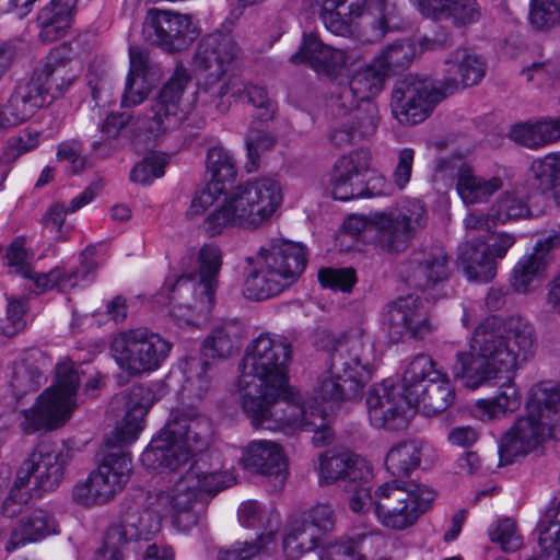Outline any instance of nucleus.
Returning a JSON list of instances; mask_svg holds the SVG:
<instances>
[{
  "mask_svg": "<svg viewBox=\"0 0 560 560\" xmlns=\"http://www.w3.org/2000/svg\"><path fill=\"white\" fill-rule=\"evenodd\" d=\"M210 417L198 406L173 409L159 433L142 452V465L155 471H175L191 456L188 470L172 486L155 495L152 505L162 517H171L182 530L195 526L210 493Z\"/></svg>",
  "mask_w": 560,
  "mask_h": 560,
  "instance_id": "nucleus-1",
  "label": "nucleus"
},
{
  "mask_svg": "<svg viewBox=\"0 0 560 560\" xmlns=\"http://www.w3.org/2000/svg\"><path fill=\"white\" fill-rule=\"evenodd\" d=\"M291 345L281 336L260 334L245 348L240 363L238 394L242 410L258 430L294 428L298 420L285 415L294 398L289 384Z\"/></svg>",
  "mask_w": 560,
  "mask_h": 560,
  "instance_id": "nucleus-2",
  "label": "nucleus"
},
{
  "mask_svg": "<svg viewBox=\"0 0 560 560\" xmlns=\"http://www.w3.org/2000/svg\"><path fill=\"white\" fill-rule=\"evenodd\" d=\"M236 176L234 154L212 142V234L224 228L257 230L282 203V186L275 177L257 176L234 185Z\"/></svg>",
  "mask_w": 560,
  "mask_h": 560,
  "instance_id": "nucleus-3",
  "label": "nucleus"
},
{
  "mask_svg": "<svg viewBox=\"0 0 560 560\" xmlns=\"http://www.w3.org/2000/svg\"><path fill=\"white\" fill-rule=\"evenodd\" d=\"M153 394L143 386H133L116 395L110 406L125 408V416L105 439L106 452L96 471L84 483L75 486L74 500L82 505L103 504L121 491L130 479L132 463L125 450L138 439L144 417L152 406Z\"/></svg>",
  "mask_w": 560,
  "mask_h": 560,
  "instance_id": "nucleus-4",
  "label": "nucleus"
},
{
  "mask_svg": "<svg viewBox=\"0 0 560 560\" xmlns=\"http://www.w3.org/2000/svg\"><path fill=\"white\" fill-rule=\"evenodd\" d=\"M533 327L524 319L510 318L502 330L494 319L479 325L472 334L469 351H460L453 366L454 377L469 389L488 385L501 373L516 370L535 352Z\"/></svg>",
  "mask_w": 560,
  "mask_h": 560,
  "instance_id": "nucleus-5",
  "label": "nucleus"
},
{
  "mask_svg": "<svg viewBox=\"0 0 560 560\" xmlns=\"http://www.w3.org/2000/svg\"><path fill=\"white\" fill-rule=\"evenodd\" d=\"M378 355L368 329L362 325L350 327L342 336L330 366L318 377L307 395L293 388L294 401L306 405V409L334 408L342 400L360 397L376 370Z\"/></svg>",
  "mask_w": 560,
  "mask_h": 560,
  "instance_id": "nucleus-6",
  "label": "nucleus"
},
{
  "mask_svg": "<svg viewBox=\"0 0 560 560\" xmlns=\"http://www.w3.org/2000/svg\"><path fill=\"white\" fill-rule=\"evenodd\" d=\"M79 78L66 48L51 49L33 69L27 80L20 81L0 108V129H9L30 119L39 108L63 97Z\"/></svg>",
  "mask_w": 560,
  "mask_h": 560,
  "instance_id": "nucleus-7",
  "label": "nucleus"
},
{
  "mask_svg": "<svg viewBox=\"0 0 560 560\" xmlns=\"http://www.w3.org/2000/svg\"><path fill=\"white\" fill-rule=\"evenodd\" d=\"M546 438L560 439V392L549 383H540L530 388L525 413L502 438L500 460L510 463Z\"/></svg>",
  "mask_w": 560,
  "mask_h": 560,
  "instance_id": "nucleus-8",
  "label": "nucleus"
},
{
  "mask_svg": "<svg viewBox=\"0 0 560 560\" xmlns=\"http://www.w3.org/2000/svg\"><path fill=\"white\" fill-rule=\"evenodd\" d=\"M243 292L250 300L270 299L293 284L306 267V249L293 242H275L246 258Z\"/></svg>",
  "mask_w": 560,
  "mask_h": 560,
  "instance_id": "nucleus-9",
  "label": "nucleus"
},
{
  "mask_svg": "<svg viewBox=\"0 0 560 560\" xmlns=\"http://www.w3.org/2000/svg\"><path fill=\"white\" fill-rule=\"evenodd\" d=\"M432 489L416 482L387 481L374 490V515L389 532H405L431 508Z\"/></svg>",
  "mask_w": 560,
  "mask_h": 560,
  "instance_id": "nucleus-10",
  "label": "nucleus"
},
{
  "mask_svg": "<svg viewBox=\"0 0 560 560\" xmlns=\"http://www.w3.org/2000/svg\"><path fill=\"white\" fill-rule=\"evenodd\" d=\"M57 382L46 388L36 404L22 411L21 423L26 434L50 431L62 425L74 406V397L80 386V376L71 362H60L56 366Z\"/></svg>",
  "mask_w": 560,
  "mask_h": 560,
  "instance_id": "nucleus-11",
  "label": "nucleus"
},
{
  "mask_svg": "<svg viewBox=\"0 0 560 560\" xmlns=\"http://www.w3.org/2000/svg\"><path fill=\"white\" fill-rule=\"evenodd\" d=\"M425 225V209L420 201H411L390 212H377L370 219L352 214L343 222L347 233L358 235L369 228L376 232L380 246L389 253L400 252L419 229Z\"/></svg>",
  "mask_w": 560,
  "mask_h": 560,
  "instance_id": "nucleus-12",
  "label": "nucleus"
},
{
  "mask_svg": "<svg viewBox=\"0 0 560 560\" xmlns=\"http://www.w3.org/2000/svg\"><path fill=\"white\" fill-rule=\"evenodd\" d=\"M172 347L159 334L139 327L119 332L112 341L110 350L120 370L138 376L160 369Z\"/></svg>",
  "mask_w": 560,
  "mask_h": 560,
  "instance_id": "nucleus-13",
  "label": "nucleus"
},
{
  "mask_svg": "<svg viewBox=\"0 0 560 560\" xmlns=\"http://www.w3.org/2000/svg\"><path fill=\"white\" fill-rule=\"evenodd\" d=\"M371 166V155L357 150L337 160L329 176L328 189L334 199L348 201L355 198H372L389 194L385 177L374 176L368 185L364 175Z\"/></svg>",
  "mask_w": 560,
  "mask_h": 560,
  "instance_id": "nucleus-14",
  "label": "nucleus"
},
{
  "mask_svg": "<svg viewBox=\"0 0 560 560\" xmlns=\"http://www.w3.org/2000/svg\"><path fill=\"white\" fill-rule=\"evenodd\" d=\"M214 54L215 63L219 69V78L221 79L228 75L218 94L220 102L215 105L217 109L221 113H225L231 106V98L244 92L248 102L260 110L259 119L262 121L271 120L276 113V104L269 98L265 88L257 85L244 86L233 73L237 56V47L233 39L222 35L221 39H218Z\"/></svg>",
  "mask_w": 560,
  "mask_h": 560,
  "instance_id": "nucleus-15",
  "label": "nucleus"
},
{
  "mask_svg": "<svg viewBox=\"0 0 560 560\" xmlns=\"http://www.w3.org/2000/svg\"><path fill=\"white\" fill-rule=\"evenodd\" d=\"M336 512L327 502H316L305 509L301 515L290 518L282 547L291 558L316 549L324 537L336 527Z\"/></svg>",
  "mask_w": 560,
  "mask_h": 560,
  "instance_id": "nucleus-16",
  "label": "nucleus"
},
{
  "mask_svg": "<svg viewBox=\"0 0 560 560\" xmlns=\"http://www.w3.org/2000/svg\"><path fill=\"white\" fill-rule=\"evenodd\" d=\"M445 98V92L429 79L407 77L399 81L392 96V114L401 125H415L429 117Z\"/></svg>",
  "mask_w": 560,
  "mask_h": 560,
  "instance_id": "nucleus-17",
  "label": "nucleus"
},
{
  "mask_svg": "<svg viewBox=\"0 0 560 560\" xmlns=\"http://www.w3.org/2000/svg\"><path fill=\"white\" fill-rule=\"evenodd\" d=\"M200 32L190 15L156 8L148 11L143 24L145 38L170 54L186 50Z\"/></svg>",
  "mask_w": 560,
  "mask_h": 560,
  "instance_id": "nucleus-18",
  "label": "nucleus"
},
{
  "mask_svg": "<svg viewBox=\"0 0 560 560\" xmlns=\"http://www.w3.org/2000/svg\"><path fill=\"white\" fill-rule=\"evenodd\" d=\"M190 77L183 67L176 68L164 83L158 97L141 118V127L154 138L177 128L185 117L180 107L182 97Z\"/></svg>",
  "mask_w": 560,
  "mask_h": 560,
  "instance_id": "nucleus-19",
  "label": "nucleus"
},
{
  "mask_svg": "<svg viewBox=\"0 0 560 560\" xmlns=\"http://www.w3.org/2000/svg\"><path fill=\"white\" fill-rule=\"evenodd\" d=\"M370 422L375 428H405L412 415L411 399L399 384L390 380L373 385L366 397Z\"/></svg>",
  "mask_w": 560,
  "mask_h": 560,
  "instance_id": "nucleus-20",
  "label": "nucleus"
},
{
  "mask_svg": "<svg viewBox=\"0 0 560 560\" xmlns=\"http://www.w3.org/2000/svg\"><path fill=\"white\" fill-rule=\"evenodd\" d=\"M360 60L355 51L324 44L316 33H303L298 51L289 58L292 65H308L316 73L331 79Z\"/></svg>",
  "mask_w": 560,
  "mask_h": 560,
  "instance_id": "nucleus-21",
  "label": "nucleus"
},
{
  "mask_svg": "<svg viewBox=\"0 0 560 560\" xmlns=\"http://www.w3.org/2000/svg\"><path fill=\"white\" fill-rule=\"evenodd\" d=\"M69 460L68 451L57 450L54 445L43 442L35 447L18 474L27 485L32 478L35 480L33 491H51L62 481Z\"/></svg>",
  "mask_w": 560,
  "mask_h": 560,
  "instance_id": "nucleus-22",
  "label": "nucleus"
},
{
  "mask_svg": "<svg viewBox=\"0 0 560 560\" xmlns=\"http://www.w3.org/2000/svg\"><path fill=\"white\" fill-rule=\"evenodd\" d=\"M383 324L393 341L400 340L407 334L422 338L432 330L423 304L413 295L399 298L389 304Z\"/></svg>",
  "mask_w": 560,
  "mask_h": 560,
  "instance_id": "nucleus-23",
  "label": "nucleus"
},
{
  "mask_svg": "<svg viewBox=\"0 0 560 560\" xmlns=\"http://www.w3.org/2000/svg\"><path fill=\"white\" fill-rule=\"evenodd\" d=\"M242 464L250 472L268 477L283 486L288 477V456L283 446L273 440H253L242 453Z\"/></svg>",
  "mask_w": 560,
  "mask_h": 560,
  "instance_id": "nucleus-24",
  "label": "nucleus"
},
{
  "mask_svg": "<svg viewBox=\"0 0 560 560\" xmlns=\"http://www.w3.org/2000/svg\"><path fill=\"white\" fill-rule=\"evenodd\" d=\"M316 470L323 485H332L341 479L349 482H371L373 479L371 464L349 451L328 450L322 453Z\"/></svg>",
  "mask_w": 560,
  "mask_h": 560,
  "instance_id": "nucleus-25",
  "label": "nucleus"
},
{
  "mask_svg": "<svg viewBox=\"0 0 560 560\" xmlns=\"http://www.w3.org/2000/svg\"><path fill=\"white\" fill-rule=\"evenodd\" d=\"M451 261L442 245L433 244L415 250L408 262L407 280L423 291L435 288L448 279Z\"/></svg>",
  "mask_w": 560,
  "mask_h": 560,
  "instance_id": "nucleus-26",
  "label": "nucleus"
},
{
  "mask_svg": "<svg viewBox=\"0 0 560 560\" xmlns=\"http://www.w3.org/2000/svg\"><path fill=\"white\" fill-rule=\"evenodd\" d=\"M386 78L372 61L357 70L347 84L339 85L332 96L335 106L340 110L362 109L359 104H371L369 101L381 93Z\"/></svg>",
  "mask_w": 560,
  "mask_h": 560,
  "instance_id": "nucleus-27",
  "label": "nucleus"
},
{
  "mask_svg": "<svg viewBox=\"0 0 560 560\" xmlns=\"http://www.w3.org/2000/svg\"><path fill=\"white\" fill-rule=\"evenodd\" d=\"M305 11L319 7V16L327 31L338 36L353 34L368 0H301Z\"/></svg>",
  "mask_w": 560,
  "mask_h": 560,
  "instance_id": "nucleus-28",
  "label": "nucleus"
},
{
  "mask_svg": "<svg viewBox=\"0 0 560 560\" xmlns=\"http://www.w3.org/2000/svg\"><path fill=\"white\" fill-rule=\"evenodd\" d=\"M456 172V191L466 206L488 202L493 195L504 187L509 179L506 170H499L494 175H478L465 162L454 164Z\"/></svg>",
  "mask_w": 560,
  "mask_h": 560,
  "instance_id": "nucleus-29",
  "label": "nucleus"
},
{
  "mask_svg": "<svg viewBox=\"0 0 560 560\" xmlns=\"http://www.w3.org/2000/svg\"><path fill=\"white\" fill-rule=\"evenodd\" d=\"M331 108L338 121L332 128L330 139L337 147L371 136L377 128L378 110L374 104H366L362 109L340 110L331 100Z\"/></svg>",
  "mask_w": 560,
  "mask_h": 560,
  "instance_id": "nucleus-30",
  "label": "nucleus"
},
{
  "mask_svg": "<svg viewBox=\"0 0 560 560\" xmlns=\"http://www.w3.org/2000/svg\"><path fill=\"white\" fill-rule=\"evenodd\" d=\"M51 359L40 349L25 350L12 365L10 387L18 399L36 392L46 382Z\"/></svg>",
  "mask_w": 560,
  "mask_h": 560,
  "instance_id": "nucleus-31",
  "label": "nucleus"
},
{
  "mask_svg": "<svg viewBox=\"0 0 560 560\" xmlns=\"http://www.w3.org/2000/svg\"><path fill=\"white\" fill-rule=\"evenodd\" d=\"M445 78L439 86L445 97L458 86L478 84L485 75V62L468 48H457L444 61Z\"/></svg>",
  "mask_w": 560,
  "mask_h": 560,
  "instance_id": "nucleus-32",
  "label": "nucleus"
},
{
  "mask_svg": "<svg viewBox=\"0 0 560 560\" xmlns=\"http://www.w3.org/2000/svg\"><path fill=\"white\" fill-rule=\"evenodd\" d=\"M161 518L156 505L144 509L138 504L128 505L119 524L109 527V538L118 540H150L161 528Z\"/></svg>",
  "mask_w": 560,
  "mask_h": 560,
  "instance_id": "nucleus-33",
  "label": "nucleus"
},
{
  "mask_svg": "<svg viewBox=\"0 0 560 560\" xmlns=\"http://www.w3.org/2000/svg\"><path fill=\"white\" fill-rule=\"evenodd\" d=\"M57 533L58 523L54 515L45 510H36L16 522L4 549L7 552H12L27 544L39 541Z\"/></svg>",
  "mask_w": 560,
  "mask_h": 560,
  "instance_id": "nucleus-34",
  "label": "nucleus"
},
{
  "mask_svg": "<svg viewBox=\"0 0 560 560\" xmlns=\"http://www.w3.org/2000/svg\"><path fill=\"white\" fill-rule=\"evenodd\" d=\"M330 412H327V409H313V406H310V409H306V405L299 404V401H294L292 399L285 406V415L294 416L298 422L294 428H283V429H275L269 430L270 432H281L284 434H293L298 431H313L314 435L312 438V442L315 446H324L332 440V432L327 424V417Z\"/></svg>",
  "mask_w": 560,
  "mask_h": 560,
  "instance_id": "nucleus-35",
  "label": "nucleus"
},
{
  "mask_svg": "<svg viewBox=\"0 0 560 560\" xmlns=\"http://www.w3.org/2000/svg\"><path fill=\"white\" fill-rule=\"evenodd\" d=\"M434 447L420 440L405 441L393 446L386 456L387 469L393 475H407L420 464H431L436 458Z\"/></svg>",
  "mask_w": 560,
  "mask_h": 560,
  "instance_id": "nucleus-36",
  "label": "nucleus"
},
{
  "mask_svg": "<svg viewBox=\"0 0 560 560\" xmlns=\"http://www.w3.org/2000/svg\"><path fill=\"white\" fill-rule=\"evenodd\" d=\"M411 399L412 415L421 410L428 416L445 411L454 401L455 393L445 373L442 377L427 383L425 387L419 389Z\"/></svg>",
  "mask_w": 560,
  "mask_h": 560,
  "instance_id": "nucleus-37",
  "label": "nucleus"
},
{
  "mask_svg": "<svg viewBox=\"0 0 560 560\" xmlns=\"http://www.w3.org/2000/svg\"><path fill=\"white\" fill-rule=\"evenodd\" d=\"M522 405V394L513 380L500 385L495 395L476 401V410L482 421L505 418L516 411Z\"/></svg>",
  "mask_w": 560,
  "mask_h": 560,
  "instance_id": "nucleus-38",
  "label": "nucleus"
},
{
  "mask_svg": "<svg viewBox=\"0 0 560 560\" xmlns=\"http://www.w3.org/2000/svg\"><path fill=\"white\" fill-rule=\"evenodd\" d=\"M197 262L198 270L165 281L163 289L167 291L170 300L174 299L177 288L190 284L196 300L210 303V247L207 244L200 248Z\"/></svg>",
  "mask_w": 560,
  "mask_h": 560,
  "instance_id": "nucleus-39",
  "label": "nucleus"
},
{
  "mask_svg": "<svg viewBox=\"0 0 560 560\" xmlns=\"http://www.w3.org/2000/svg\"><path fill=\"white\" fill-rule=\"evenodd\" d=\"M458 262L469 281L488 282L495 277L497 264L487 252V246L466 242L459 247Z\"/></svg>",
  "mask_w": 560,
  "mask_h": 560,
  "instance_id": "nucleus-40",
  "label": "nucleus"
},
{
  "mask_svg": "<svg viewBox=\"0 0 560 560\" xmlns=\"http://www.w3.org/2000/svg\"><path fill=\"white\" fill-rule=\"evenodd\" d=\"M509 137L528 149H538L559 140V131L553 118L529 120L511 127Z\"/></svg>",
  "mask_w": 560,
  "mask_h": 560,
  "instance_id": "nucleus-41",
  "label": "nucleus"
},
{
  "mask_svg": "<svg viewBox=\"0 0 560 560\" xmlns=\"http://www.w3.org/2000/svg\"><path fill=\"white\" fill-rule=\"evenodd\" d=\"M377 537V532L342 535L320 550L319 560H366L365 544Z\"/></svg>",
  "mask_w": 560,
  "mask_h": 560,
  "instance_id": "nucleus-42",
  "label": "nucleus"
},
{
  "mask_svg": "<svg viewBox=\"0 0 560 560\" xmlns=\"http://www.w3.org/2000/svg\"><path fill=\"white\" fill-rule=\"evenodd\" d=\"M547 260L542 255L523 256L514 266L511 283L518 293H528L540 285L545 278Z\"/></svg>",
  "mask_w": 560,
  "mask_h": 560,
  "instance_id": "nucleus-43",
  "label": "nucleus"
},
{
  "mask_svg": "<svg viewBox=\"0 0 560 560\" xmlns=\"http://www.w3.org/2000/svg\"><path fill=\"white\" fill-rule=\"evenodd\" d=\"M442 371L436 369L435 362L427 354L416 355L406 366L400 386L405 394L413 396L427 383L442 377Z\"/></svg>",
  "mask_w": 560,
  "mask_h": 560,
  "instance_id": "nucleus-44",
  "label": "nucleus"
},
{
  "mask_svg": "<svg viewBox=\"0 0 560 560\" xmlns=\"http://www.w3.org/2000/svg\"><path fill=\"white\" fill-rule=\"evenodd\" d=\"M417 46L410 40H400L387 45L373 60L375 66L388 77L410 65L417 56Z\"/></svg>",
  "mask_w": 560,
  "mask_h": 560,
  "instance_id": "nucleus-45",
  "label": "nucleus"
},
{
  "mask_svg": "<svg viewBox=\"0 0 560 560\" xmlns=\"http://www.w3.org/2000/svg\"><path fill=\"white\" fill-rule=\"evenodd\" d=\"M529 194H523L518 188L504 191L492 209V218L499 223L529 218Z\"/></svg>",
  "mask_w": 560,
  "mask_h": 560,
  "instance_id": "nucleus-46",
  "label": "nucleus"
},
{
  "mask_svg": "<svg viewBox=\"0 0 560 560\" xmlns=\"http://www.w3.org/2000/svg\"><path fill=\"white\" fill-rule=\"evenodd\" d=\"M538 542L545 560H560V502L540 521Z\"/></svg>",
  "mask_w": 560,
  "mask_h": 560,
  "instance_id": "nucleus-47",
  "label": "nucleus"
},
{
  "mask_svg": "<svg viewBox=\"0 0 560 560\" xmlns=\"http://www.w3.org/2000/svg\"><path fill=\"white\" fill-rule=\"evenodd\" d=\"M79 271H68L65 267H55L48 272H35L30 269V275L24 278L31 279L36 287V294L48 290L57 289L59 292H69L78 287Z\"/></svg>",
  "mask_w": 560,
  "mask_h": 560,
  "instance_id": "nucleus-48",
  "label": "nucleus"
},
{
  "mask_svg": "<svg viewBox=\"0 0 560 560\" xmlns=\"http://www.w3.org/2000/svg\"><path fill=\"white\" fill-rule=\"evenodd\" d=\"M209 361L207 354L190 357L187 361V376L185 390L198 400L207 397L210 390V376L208 375Z\"/></svg>",
  "mask_w": 560,
  "mask_h": 560,
  "instance_id": "nucleus-49",
  "label": "nucleus"
},
{
  "mask_svg": "<svg viewBox=\"0 0 560 560\" xmlns=\"http://www.w3.org/2000/svg\"><path fill=\"white\" fill-rule=\"evenodd\" d=\"M530 173L534 189L545 191L552 188L560 180V153H550L533 161Z\"/></svg>",
  "mask_w": 560,
  "mask_h": 560,
  "instance_id": "nucleus-50",
  "label": "nucleus"
},
{
  "mask_svg": "<svg viewBox=\"0 0 560 560\" xmlns=\"http://www.w3.org/2000/svg\"><path fill=\"white\" fill-rule=\"evenodd\" d=\"M443 10L435 15H427L433 20L451 19L456 26H466L478 21L480 13L475 0H446Z\"/></svg>",
  "mask_w": 560,
  "mask_h": 560,
  "instance_id": "nucleus-51",
  "label": "nucleus"
},
{
  "mask_svg": "<svg viewBox=\"0 0 560 560\" xmlns=\"http://www.w3.org/2000/svg\"><path fill=\"white\" fill-rule=\"evenodd\" d=\"M275 532L260 534L254 541H236L218 553V560H252L275 541Z\"/></svg>",
  "mask_w": 560,
  "mask_h": 560,
  "instance_id": "nucleus-52",
  "label": "nucleus"
},
{
  "mask_svg": "<svg viewBox=\"0 0 560 560\" xmlns=\"http://www.w3.org/2000/svg\"><path fill=\"white\" fill-rule=\"evenodd\" d=\"M488 535L493 544L500 546L503 551L513 552L523 545V537L512 518H498L488 528Z\"/></svg>",
  "mask_w": 560,
  "mask_h": 560,
  "instance_id": "nucleus-53",
  "label": "nucleus"
},
{
  "mask_svg": "<svg viewBox=\"0 0 560 560\" xmlns=\"http://www.w3.org/2000/svg\"><path fill=\"white\" fill-rule=\"evenodd\" d=\"M168 163L170 156L166 153L151 152L133 166L130 178L135 183L150 185L154 178L164 175V168Z\"/></svg>",
  "mask_w": 560,
  "mask_h": 560,
  "instance_id": "nucleus-54",
  "label": "nucleus"
},
{
  "mask_svg": "<svg viewBox=\"0 0 560 560\" xmlns=\"http://www.w3.org/2000/svg\"><path fill=\"white\" fill-rule=\"evenodd\" d=\"M240 524L246 528H259L270 526L277 521V513L256 500H247L241 503L237 510Z\"/></svg>",
  "mask_w": 560,
  "mask_h": 560,
  "instance_id": "nucleus-55",
  "label": "nucleus"
},
{
  "mask_svg": "<svg viewBox=\"0 0 560 560\" xmlns=\"http://www.w3.org/2000/svg\"><path fill=\"white\" fill-rule=\"evenodd\" d=\"M529 23L538 31H546L559 24L560 0H532Z\"/></svg>",
  "mask_w": 560,
  "mask_h": 560,
  "instance_id": "nucleus-56",
  "label": "nucleus"
},
{
  "mask_svg": "<svg viewBox=\"0 0 560 560\" xmlns=\"http://www.w3.org/2000/svg\"><path fill=\"white\" fill-rule=\"evenodd\" d=\"M240 328L234 322L220 320L212 326V359L232 354Z\"/></svg>",
  "mask_w": 560,
  "mask_h": 560,
  "instance_id": "nucleus-57",
  "label": "nucleus"
},
{
  "mask_svg": "<svg viewBox=\"0 0 560 560\" xmlns=\"http://www.w3.org/2000/svg\"><path fill=\"white\" fill-rule=\"evenodd\" d=\"M33 489L24 481V478L16 472L13 487L1 505V513L10 518L18 516L23 508L33 498Z\"/></svg>",
  "mask_w": 560,
  "mask_h": 560,
  "instance_id": "nucleus-58",
  "label": "nucleus"
},
{
  "mask_svg": "<svg viewBox=\"0 0 560 560\" xmlns=\"http://www.w3.org/2000/svg\"><path fill=\"white\" fill-rule=\"evenodd\" d=\"M236 482L232 459H226L218 451L212 452V495Z\"/></svg>",
  "mask_w": 560,
  "mask_h": 560,
  "instance_id": "nucleus-59",
  "label": "nucleus"
},
{
  "mask_svg": "<svg viewBox=\"0 0 560 560\" xmlns=\"http://www.w3.org/2000/svg\"><path fill=\"white\" fill-rule=\"evenodd\" d=\"M276 143L275 138L264 131L253 130L246 137L247 172H254L258 168L261 153L270 150Z\"/></svg>",
  "mask_w": 560,
  "mask_h": 560,
  "instance_id": "nucleus-60",
  "label": "nucleus"
},
{
  "mask_svg": "<svg viewBox=\"0 0 560 560\" xmlns=\"http://www.w3.org/2000/svg\"><path fill=\"white\" fill-rule=\"evenodd\" d=\"M318 280L324 288L350 292L357 282V277L352 268H323L318 271Z\"/></svg>",
  "mask_w": 560,
  "mask_h": 560,
  "instance_id": "nucleus-61",
  "label": "nucleus"
},
{
  "mask_svg": "<svg viewBox=\"0 0 560 560\" xmlns=\"http://www.w3.org/2000/svg\"><path fill=\"white\" fill-rule=\"evenodd\" d=\"M39 144V132L23 130L19 136L9 138L7 145L3 149L1 160L3 162H11L19 158L21 154L34 150Z\"/></svg>",
  "mask_w": 560,
  "mask_h": 560,
  "instance_id": "nucleus-62",
  "label": "nucleus"
},
{
  "mask_svg": "<svg viewBox=\"0 0 560 560\" xmlns=\"http://www.w3.org/2000/svg\"><path fill=\"white\" fill-rule=\"evenodd\" d=\"M151 85L147 78L127 77L121 96L122 107H132L141 104L150 94Z\"/></svg>",
  "mask_w": 560,
  "mask_h": 560,
  "instance_id": "nucleus-63",
  "label": "nucleus"
},
{
  "mask_svg": "<svg viewBox=\"0 0 560 560\" xmlns=\"http://www.w3.org/2000/svg\"><path fill=\"white\" fill-rule=\"evenodd\" d=\"M78 0H50L49 4L44 7L39 13H48L51 23L70 28L72 18L75 12Z\"/></svg>",
  "mask_w": 560,
  "mask_h": 560,
  "instance_id": "nucleus-64",
  "label": "nucleus"
}]
</instances>
